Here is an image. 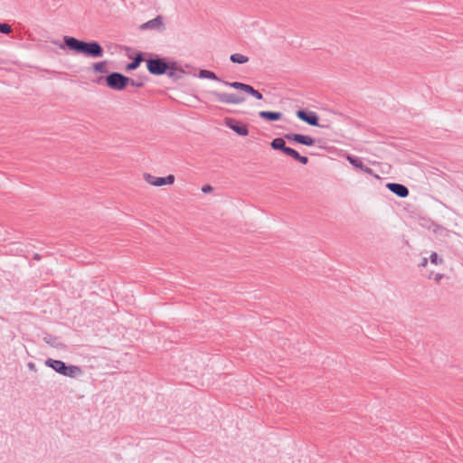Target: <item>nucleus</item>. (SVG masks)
Instances as JSON below:
<instances>
[{"instance_id":"1","label":"nucleus","mask_w":463,"mask_h":463,"mask_svg":"<svg viewBox=\"0 0 463 463\" xmlns=\"http://www.w3.org/2000/svg\"><path fill=\"white\" fill-rule=\"evenodd\" d=\"M147 55L146 64L151 75H167L170 79L178 80L185 74V71L176 61L155 53H147Z\"/></svg>"},{"instance_id":"2","label":"nucleus","mask_w":463,"mask_h":463,"mask_svg":"<svg viewBox=\"0 0 463 463\" xmlns=\"http://www.w3.org/2000/svg\"><path fill=\"white\" fill-rule=\"evenodd\" d=\"M51 43L61 49H68L77 54H82L89 58H101L104 55V49L97 41H84L73 36H63L62 42L52 40Z\"/></svg>"},{"instance_id":"3","label":"nucleus","mask_w":463,"mask_h":463,"mask_svg":"<svg viewBox=\"0 0 463 463\" xmlns=\"http://www.w3.org/2000/svg\"><path fill=\"white\" fill-rule=\"evenodd\" d=\"M45 366L52 368L55 373L70 378H77L82 373L81 367L73 364H68L61 360L47 358L44 361Z\"/></svg>"},{"instance_id":"4","label":"nucleus","mask_w":463,"mask_h":463,"mask_svg":"<svg viewBox=\"0 0 463 463\" xmlns=\"http://www.w3.org/2000/svg\"><path fill=\"white\" fill-rule=\"evenodd\" d=\"M108 88L112 90H124L128 85L129 77L121 72L112 71L108 73Z\"/></svg>"},{"instance_id":"5","label":"nucleus","mask_w":463,"mask_h":463,"mask_svg":"<svg viewBox=\"0 0 463 463\" xmlns=\"http://www.w3.org/2000/svg\"><path fill=\"white\" fill-rule=\"evenodd\" d=\"M207 94L213 97L215 100L224 104H241L246 100L245 97L233 93H222L216 90H208Z\"/></svg>"},{"instance_id":"6","label":"nucleus","mask_w":463,"mask_h":463,"mask_svg":"<svg viewBox=\"0 0 463 463\" xmlns=\"http://www.w3.org/2000/svg\"><path fill=\"white\" fill-rule=\"evenodd\" d=\"M224 125L241 137H246L249 134L248 126L236 118H225Z\"/></svg>"},{"instance_id":"7","label":"nucleus","mask_w":463,"mask_h":463,"mask_svg":"<svg viewBox=\"0 0 463 463\" xmlns=\"http://www.w3.org/2000/svg\"><path fill=\"white\" fill-rule=\"evenodd\" d=\"M298 118L302 120L312 127H320L319 125V117L315 111L307 110V109H298L296 112Z\"/></svg>"},{"instance_id":"8","label":"nucleus","mask_w":463,"mask_h":463,"mask_svg":"<svg viewBox=\"0 0 463 463\" xmlns=\"http://www.w3.org/2000/svg\"><path fill=\"white\" fill-rule=\"evenodd\" d=\"M284 137L290 142H294L307 146H312L317 142L316 139L311 136L299 133H287L284 135Z\"/></svg>"},{"instance_id":"9","label":"nucleus","mask_w":463,"mask_h":463,"mask_svg":"<svg viewBox=\"0 0 463 463\" xmlns=\"http://www.w3.org/2000/svg\"><path fill=\"white\" fill-rule=\"evenodd\" d=\"M347 160L354 168L359 169L365 174L373 175L376 179L380 178V176L377 174H375L372 168H370L369 166H367V165L364 164L361 157H358L356 156H348Z\"/></svg>"},{"instance_id":"10","label":"nucleus","mask_w":463,"mask_h":463,"mask_svg":"<svg viewBox=\"0 0 463 463\" xmlns=\"http://www.w3.org/2000/svg\"><path fill=\"white\" fill-rule=\"evenodd\" d=\"M144 178L146 181V183H148L149 184L154 185V186H158V187L166 185V184H174L175 179V175H168L164 177H157V176H154L150 174H145Z\"/></svg>"},{"instance_id":"11","label":"nucleus","mask_w":463,"mask_h":463,"mask_svg":"<svg viewBox=\"0 0 463 463\" xmlns=\"http://www.w3.org/2000/svg\"><path fill=\"white\" fill-rule=\"evenodd\" d=\"M386 188L392 192V194H394L395 195L401 197V198H405L409 195V189L407 186H405L404 184H399V183H388L386 184Z\"/></svg>"},{"instance_id":"12","label":"nucleus","mask_w":463,"mask_h":463,"mask_svg":"<svg viewBox=\"0 0 463 463\" xmlns=\"http://www.w3.org/2000/svg\"><path fill=\"white\" fill-rule=\"evenodd\" d=\"M140 28L142 30H156L161 31L164 27V21L163 17L161 15H157L152 20L147 21L146 23H144Z\"/></svg>"},{"instance_id":"13","label":"nucleus","mask_w":463,"mask_h":463,"mask_svg":"<svg viewBox=\"0 0 463 463\" xmlns=\"http://www.w3.org/2000/svg\"><path fill=\"white\" fill-rule=\"evenodd\" d=\"M146 55H147V53L137 52L132 61L126 65V71H132L137 70L140 66L141 62L146 61Z\"/></svg>"},{"instance_id":"14","label":"nucleus","mask_w":463,"mask_h":463,"mask_svg":"<svg viewBox=\"0 0 463 463\" xmlns=\"http://www.w3.org/2000/svg\"><path fill=\"white\" fill-rule=\"evenodd\" d=\"M259 117L267 121H277L282 118L283 114L279 111H260Z\"/></svg>"},{"instance_id":"15","label":"nucleus","mask_w":463,"mask_h":463,"mask_svg":"<svg viewBox=\"0 0 463 463\" xmlns=\"http://www.w3.org/2000/svg\"><path fill=\"white\" fill-rule=\"evenodd\" d=\"M285 139L286 138L284 137H276V138L272 139V141L270 142L271 148L274 150H279V151L282 152L283 154H285L288 147L286 145Z\"/></svg>"},{"instance_id":"16","label":"nucleus","mask_w":463,"mask_h":463,"mask_svg":"<svg viewBox=\"0 0 463 463\" xmlns=\"http://www.w3.org/2000/svg\"><path fill=\"white\" fill-rule=\"evenodd\" d=\"M197 76L200 79H209V80L219 81L222 83L223 81V80H222L220 77H218L213 71L205 70V69L200 70Z\"/></svg>"},{"instance_id":"17","label":"nucleus","mask_w":463,"mask_h":463,"mask_svg":"<svg viewBox=\"0 0 463 463\" xmlns=\"http://www.w3.org/2000/svg\"><path fill=\"white\" fill-rule=\"evenodd\" d=\"M43 340L44 341L45 344H47L52 347H56V348L63 347V345L61 344L59 341V337L52 335L51 334L45 333Z\"/></svg>"},{"instance_id":"18","label":"nucleus","mask_w":463,"mask_h":463,"mask_svg":"<svg viewBox=\"0 0 463 463\" xmlns=\"http://www.w3.org/2000/svg\"><path fill=\"white\" fill-rule=\"evenodd\" d=\"M108 61H101L96 63H93L92 69L96 73H109L108 72Z\"/></svg>"},{"instance_id":"19","label":"nucleus","mask_w":463,"mask_h":463,"mask_svg":"<svg viewBox=\"0 0 463 463\" xmlns=\"http://www.w3.org/2000/svg\"><path fill=\"white\" fill-rule=\"evenodd\" d=\"M230 60L233 63L243 64L249 61V57L241 53H233L230 56Z\"/></svg>"},{"instance_id":"20","label":"nucleus","mask_w":463,"mask_h":463,"mask_svg":"<svg viewBox=\"0 0 463 463\" xmlns=\"http://www.w3.org/2000/svg\"><path fill=\"white\" fill-rule=\"evenodd\" d=\"M147 80L146 76H138L137 80L129 78L128 85L137 88H142L145 85V80Z\"/></svg>"},{"instance_id":"21","label":"nucleus","mask_w":463,"mask_h":463,"mask_svg":"<svg viewBox=\"0 0 463 463\" xmlns=\"http://www.w3.org/2000/svg\"><path fill=\"white\" fill-rule=\"evenodd\" d=\"M222 84H224L225 86H228L230 88H232V89H235V90H241V91L243 90V89L246 88V83L240 82V81H226V80H223Z\"/></svg>"},{"instance_id":"22","label":"nucleus","mask_w":463,"mask_h":463,"mask_svg":"<svg viewBox=\"0 0 463 463\" xmlns=\"http://www.w3.org/2000/svg\"><path fill=\"white\" fill-rule=\"evenodd\" d=\"M285 155L288 156L292 157L294 160L297 161L300 154L297 150H295L294 148H291V147L288 146L287 151H286V153H285Z\"/></svg>"},{"instance_id":"23","label":"nucleus","mask_w":463,"mask_h":463,"mask_svg":"<svg viewBox=\"0 0 463 463\" xmlns=\"http://www.w3.org/2000/svg\"><path fill=\"white\" fill-rule=\"evenodd\" d=\"M12 32L11 26L6 23H0V33L9 34Z\"/></svg>"},{"instance_id":"24","label":"nucleus","mask_w":463,"mask_h":463,"mask_svg":"<svg viewBox=\"0 0 463 463\" xmlns=\"http://www.w3.org/2000/svg\"><path fill=\"white\" fill-rule=\"evenodd\" d=\"M430 260L436 265L443 262V260L436 252L430 254Z\"/></svg>"},{"instance_id":"25","label":"nucleus","mask_w":463,"mask_h":463,"mask_svg":"<svg viewBox=\"0 0 463 463\" xmlns=\"http://www.w3.org/2000/svg\"><path fill=\"white\" fill-rule=\"evenodd\" d=\"M108 75L107 76H99L98 77L94 82L98 85H106L108 87Z\"/></svg>"},{"instance_id":"26","label":"nucleus","mask_w":463,"mask_h":463,"mask_svg":"<svg viewBox=\"0 0 463 463\" xmlns=\"http://www.w3.org/2000/svg\"><path fill=\"white\" fill-rule=\"evenodd\" d=\"M254 90L255 89L251 85L246 84V88L243 89L242 91L249 95H251L252 93H254Z\"/></svg>"},{"instance_id":"27","label":"nucleus","mask_w":463,"mask_h":463,"mask_svg":"<svg viewBox=\"0 0 463 463\" xmlns=\"http://www.w3.org/2000/svg\"><path fill=\"white\" fill-rule=\"evenodd\" d=\"M297 161L299 162L302 165H307L308 163V157L306 156L299 155V156H298Z\"/></svg>"},{"instance_id":"28","label":"nucleus","mask_w":463,"mask_h":463,"mask_svg":"<svg viewBox=\"0 0 463 463\" xmlns=\"http://www.w3.org/2000/svg\"><path fill=\"white\" fill-rule=\"evenodd\" d=\"M201 190H202V192H203V194H208V193H211V192L213 190V186H212V185H210V184H205V185H203V186L202 187V189H201Z\"/></svg>"},{"instance_id":"29","label":"nucleus","mask_w":463,"mask_h":463,"mask_svg":"<svg viewBox=\"0 0 463 463\" xmlns=\"http://www.w3.org/2000/svg\"><path fill=\"white\" fill-rule=\"evenodd\" d=\"M250 96L254 97L255 99L260 100L263 99V95L257 90H254V93H252Z\"/></svg>"},{"instance_id":"30","label":"nucleus","mask_w":463,"mask_h":463,"mask_svg":"<svg viewBox=\"0 0 463 463\" xmlns=\"http://www.w3.org/2000/svg\"><path fill=\"white\" fill-rule=\"evenodd\" d=\"M443 278V274L437 273L434 277V280L439 282Z\"/></svg>"},{"instance_id":"31","label":"nucleus","mask_w":463,"mask_h":463,"mask_svg":"<svg viewBox=\"0 0 463 463\" xmlns=\"http://www.w3.org/2000/svg\"><path fill=\"white\" fill-rule=\"evenodd\" d=\"M27 366H28V368H29L31 371H34V372L36 371V366H35V364H34L33 363H32V362H31V363H29V364H27Z\"/></svg>"},{"instance_id":"32","label":"nucleus","mask_w":463,"mask_h":463,"mask_svg":"<svg viewBox=\"0 0 463 463\" xmlns=\"http://www.w3.org/2000/svg\"><path fill=\"white\" fill-rule=\"evenodd\" d=\"M427 264H428V259L427 258H422L421 261L420 263V266L425 267Z\"/></svg>"},{"instance_id":"33","label":"nucleus","mask_w":463,"mask_h":463,"mask_svg":"<svg viewBox=\"0 0 463 463\" xmlns=\"http://www.w3.org/2000/svg\"><path fill=\"white\" fill-rule=\"evenodd\" d=\"M33 259L35 260H40L42 259V256L39 253H34Z\"/></svg>"}]
</instances>
